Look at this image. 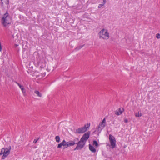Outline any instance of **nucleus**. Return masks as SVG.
Here are the masks:
<instances>
[{
  "label": "nucleus",
  "mask_w": 160,
  "mask_h": 160,
  "mask_svg": "<svg viewBox=\"0 0 160 160\" xmlns=\"http://www.w3.org/2000/svg\"><path fill=\"white\" fill-rule=\"evenodd\" d=\"M124 121L125 123H127L128 122V120L127 119H124Z\"/></svg>",
  "instance_id": "nucleus-25"
},
{
  "label": "nucleus",
  "mask_w": 160,
  "mask_h": 160,
  "mask_svg": "<svg viewBox=\"0 0 160 160\" xmlns=\"http://www.w3.org/2000/svg\"><path fill=\"white\" fill-rule=\"evenodd\" d=\"M124 110V109L123 108H122V109L120 108L118 109V111H116L115 112V114L117 115H120L123 112Z\"/></svg>",
  "instance_id": "nucleus-9"
},
{
  "label": "nucleus",
  "mask_w": 160,
  "mask_h": 160,
  "mask_svg": "<svg viewBox=\"0 0 160 160\" xmlns=\"http://www.w3.org/2000/svg\"><path fill=\"white\" fill-rule=\"evenodd\" d=\"M89 148L90 150L92 152H96V149L90 144L89 145Z\"/></svg>",
  "instance_id": "nucleus-10"
},
{
  "label": "nucleus",
  "mask_w": 160,
  "mask_h": 160,
  "mask_svg": "<svg viewBox=\"0 0 160 160\" xmlns=\"http://www.w3.org/2000/svg\"><path fill=\"white\" fill-rule=\"evenodd\" d=\"M105 124H106V119L105 118H104L101 122H100L99 124L98 128H97V130L95 131V132H96L97 131L99 133H100L101 131L105 127Z\"/></svg>",
  "instance_id": "nucleus-5"
},
{
  "label": "nucleus",
  "mask_w": 160,
  "mask_h": 160,
  "mask_svg": "<svg viewBox=\"0 0 160 160\" xmlns=\"http://www.w3.org/2000/svg\"><path fill=\"white\" fill-rule=\"evenodd\" d=\"M16 83L19 86H20L21 85L17 82H16Z\"/></svg>",
  "instance_id": "nucleus-27"
},
{
  "label": "nucleus",
  "mask_w": 160,
  "mask_h": 160,
  "mask_svg": "<svg viewBox=\"0 0 160 160\" xmlns=\"http://www.w3.org/2000/svg\"><path fill=\"white\" fill-rule=\"evenodd\" d=\"M84 45H82L79 46L77 48H76V49L77 50H79L82 48L83 46Z\"/></svg>",
  "instance_id": "nucleus-19"
},
{
  "label": "nucleus",
  "mask_w": 160,
  "mask_h": 160,
  "mask_svg": "<svg viewBox=\"0 0 160 160\" xmlns=\"http://www.w3.org/2000/svg\"><path fill=\"white\" fill-rule=\"evenodd\" d=\"M11 17L7 11L6 13L2 16L1 19V23L4 27H5L11 23Z\"/></svg>",
  "instance_id": "nucleus-2"
},
{
  "label": "nucleus",
  "mask_w": 160,
  "mask_h": 160,
  "mask_svg": "<svg viewBox=\"0 0 160 160\" xmlns=\"http://www.w3.org/2000/svg\"><path fill=\"white\" fill-rule=\"evenodd\" d=\"M1 4L3 5L4 3L6 5H8L9 3V0H1Z\"/></svg>",
  "instance_id": "nucleus-11"
},
{
  "label": "nucleus",
  "mask_w": 160,
  "mask_h": 160,
  "mask_svg": "<svg viewBox=\"0 0 160 160\" xmlns=\"http://www.w3.org/2000/svg\"><path fill=\"white\" fill-rule=\"evenodd\" d=\"M11 149L10 146H9V148H4L5 151H4V154L2 158V159H4L9 154Z\"/></svg>",
  "instance_id": "nucleus-8"
},
{
  "label": "nucleus",
  "mask_w": 160,
  "mask_h": 160,
  "mask_svg": "<svg viewBox=\"0 0 160 160\" xmlns=\"http://www.w3.org/2000/svg\"><path fill=\"white\" fill-rule=\"evenodd\" d=\"M93 146H95L96 147H98V144L97 141L96 140H94L93 141Z\"/></svg>",
  "instance_id": "nucleus-16"
},
{
  "label": "nucleus",
  "mask_w": 160,
  "mask_h": 160,
  "mask_svg": "<svg viewBox=\"0 0 160 160\" xmlns=\"http://www.w3.org/2000/svg\"><path fill=\"white\" fill-rule=\"evenodd\" d=\"M103 0V2H106V0Z\"/></svg>",
  "instance_id": "nucleus-29"
},
{
  "label": "nucleus",
  "mask_w": 160,
  "mask_h": 160,
  "mask_svg": "<svg viewBox=\"0 0 160 160\" xmlns=\"http://www.w3.org/2000/svg\"><path fill=\"white\" fill-rule=\"evenodd\" d=\"M74 145V143L72 142V141H70L68 142H66L65 140H63V141L60 143L58 144V148H60L62 146H65L64 149L67 148L70 146H72Z\"/></svg>",
  "instance_id": "nucleus-4"
},
{
  "label": "nucleus",
  "mask_w": 160,
  "mask_h": 160,
  "mask_svg": "<svg viewBox=\"0 0 160 160\" xmlns=\"http://www.w3.org/2000/svg\"><path fill=\"white\" fill-rule=\"evenodd\" d=\"M34 93L36 94L39 97H42V94L38 90H35L34 91Z\"/></svg>",
  "instance_id": "nucleus-13"
},
{
  "label": "nucleus",
  "mask_w": 160,
  "mask_h": 160,
  "mask_svg": "<svg viewBox=\"0 0 160 160\" xmlns=\"http://www.w3.org/2000/svg\"><path fill=\"white\" fill-rule=\"evenodd\" d=\"M56 142H60V138L59 136H57L55 138Z\"/></svg>",
  "instance_id": "nucleus-17"
},
{
  "label": "nucleus",
  "mask_w": 160,
  "mask_h": 160,
  "mask_svg": "<svg viewBox=\"0 0 160 160\" xmlns=\"http://www.w3.org/2000/svg\"><path fill=\"white\" fill-rule=\"evenodd\" d=\"M135 116L137 117H140L142 116V114L141 112H137L135 113Z\"/></svg>",
  "instance_id": "nucleus-14"
},
{
  "label": "nucleus",
  "mask_w": 160,
  "mask_h": 160,
  "mask_svg": "<svg viewBox=\"0 0 160 160\" xmlns=\"http://www.w3.org/2000/svg\"><path fill=\"white\" fill-rule=\"evenodd\" d=\"M87 130L86 128V125L80 128L77 129L75 132L76 133L80 134L84 133L87 131Z\"/></svg>",
  "instance_id": "nucleus-7"
},
{
  "label": "nucleus",
  "mask_w": 160,
  "mask_h": 160,
  "mask_svg": "<svg viewBox=\"0 0 160 160\" xmlns=\"http://www.w3.org/2000/svg\"><path fill=\"white\" fill-rule=\"evenodd\" d=\"M79 141V139L78 138H76L74 139L72 141V142L74 143V145L76 144H78Z\"/></svg>",
  "instance_id": "nucleus-15"
},
{
  "label": "nucleus",
  "mask_w": 160,
  "mask_h": 160,
  "mask_svg": "<svg viewBox=\"0 0 160 160\" xmlns=\"http://www.w3.org/2000/svg\"><path fill=\"white\" fill-rule=\"evenodd\" d=\"M100 38H102L104 40L108 39L109 37V33L108 30L103 28L98 33Z\"/></svg>",
  "instance_id": "nucleus-3"
},
{
  "label": "nucleus",
  "mask_w": 160,
  "mask_h": 160,
  "mask_svg": "<svg viewBox=\"0 0 160 160\" xmlns=\"http://www.w3.org/2000/svg\"><path fill=\"white\" fill-rule=\"evenodd\" d=\"M41 62V61H40L39 62V63H40Z\"/></svg>",
  "instance_id": "nucleus-30"
},
{
  "label": "nucleus",
  "mask_w": 160,
  "mask_h": 160,
  "mask_svg": "<svg viewBox=\"0 0 160 160\" xmlns=\"http://www.w3.org/2000/svg\"><path fill=\"white\" fill-rule=\"evenodd\" d=\"M39 138L38 139H35L33 141V143H36L37 142V141L38 140Z\"/></svg>",
  "instance_id": "nucleus-24"
},
{
  "label": "nucleus",
  "mask_w": 160,
  "mask_h": 160,
  "mask_svg": "<svg viewBox=\"0 0 160 160\" xmlns=\"http://www.w3.org/2000/svg\"><path fill=\"white\" fill-rule=\"evenodd\" d=\"M90 133V132L88 131L83 135L74 150H81L84 147L87 140L89 137Z\"/></svg>",
  "instance_id": "nucleus-1"
},
{
  "label": "nucleus",
  "mask_w": 160,
  "mask_h": 160,
  "mask_svg": "<svg viewBox=\"0 0 160 160\" xmlns=\"http://www.w3.org/2000/svg\"><path fill=\"white\" fill-rule=\"evenodd\" d=\"M18 46V44H15V48H16Z\"/></svg>",
  "instance_id": "nucleus-28"
},
{
  "label": "nucleus",
  "mask_w": 160,
  "mask_h": 160,
  "mask_svg": "<svg viewBox=\"0 0 160 160\" xmlns=\"http://www.w3.org/2000/svg\"><path fill=\"white\" fill-rule=\"evenodd\" d=\"M2 49V46H1V42H0V52L1 51Z\"/></svg>",
  "instance_id": "nucleus-26"
},
{
  "label": "nucleus",
  "mask_w": 160,
  "mask_h": 160,
  "mask_svg": "<svg viewBox=\"0 0 160 160\" xmlns=\"http://www.w3.org/2000/svg\"><path fill=\"white\" fill-rule=\"evenodd\" d=\"M156 37L157 39H159L160 38V34L159 33L156 34Z\"/></svg>",
  "instance_id": "nucleus-23"
},
{
  "label": "nucleus",
  "mask_w": 160,
  "mask_h": 160,
  "mask_svg": "<svg viewBox=\"0 0 160 160\" xmlns=\"http://www.w3.org/2000/svg\"><path fill=\"white\" fill-rule=\"evenodd\" d=\"M109 139L111 147L112 148H114L115 147L116 142L115 138L112 135H110Z\"/></svg>",
  "instance_id": "nucleus-6"
},
{
  "label": "nucleus",
  "mask_w": 160,
  "mask_h": 160,
  "mask_svg": "<svg viewBox=\"0 0 160 160\" xmlns=\"http://www.w3.org/2000/svg\"><path fill=\"white\" fill-rule=\"evenodd\" d=\"M106 3V2H105L104 3V2H103L102 3L100 4H99L98 6V8H100L101 7H102Z\"/></svg>",
  "instance_id": "nucleus-20"
},
{
  "label": "nucleus",
  "mask_w": 160,
  "mask_h": 160,
  "mask_svg": "<svg viewBox=\"0 0 160 160\" xmlns=\"http://www.w3.org/2000/svg\"><path fill=\"white\" fill-rule=\"evenodd\" d=\"M4 151H5L4 148H2V149L1 150V152H0V155H1L2 154H4Z\"/></svg>",
  "instance_id": "nucleus-21"
},
{
  "label": "nucleus",
  "mask_w": 160,
  "mask_h": 160,
  "mask_svg": "<svg viewBox=\"0 0 160 160\" xmlns=\"http://www.w3.org/2000/svg\"><path fill=\"white\" fill-rule=\"evenodd\" d=\"M19 88H20L21 90L22 91V92L24 94L26 93V90L24 88L23 86H22V85H21L20 86H19Z\"/></svg>",
  "instance_id": "nucleus-12"
},
{
  "label": "nucleus",
  "mask_w": 160,
  "mask_h": 160,
  "mask_svg": "<svg viewBox=\"0 0 160 160\" xmlns=\"http://www.w3.org/2000/svg\"><path fill=\"white\" fill-rule=\"evenodd\" d=\"M84 45H82L79 46L77 48H76V49L77 50H79L82 48L83 46Z\"/></svg>",
  "instance_id": "nucleus-18"
},
{
  "label": "nucleus",
  "mask_w": 160,
  "mask_h": 160,
  "mask_svg": "<svg viewBox=\"0 0 160 160\" xmlns=\"http://www.w3.org/2000/svg\"><path fill=\"white\" fill-rule=\"evenodd\" d=\"M90 126V123H87V125H86V128L87 130L88 128H89Z\"/></svg>",
  "instance_id": "nucleus-22"
}]
</instances>
